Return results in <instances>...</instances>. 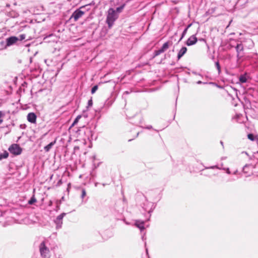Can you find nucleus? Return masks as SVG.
Listing matches in <instances>:
<instances>
[{"label":"nucleus","mask_w":258,"mask_h":258,"mask_svg":"<svg viewBox=\"0 0 258 258\" xmlns=\"http://www.w3.org/2000/svg\"><path fill=\"white\" fill-rule=\"evenodd\" d=\"M151 128H152V126H151V125L148 126L147 127V128H148V129H150Z\"/></svg>","instance_id":"obj_28"},{"label":"nucleus","mask_w":258,"mask_h":258,"mask_svg":"<svg viewBox=\"0 0 258 258\" xmlns=\"http://www.w3.org/2000/svg\"><path fill=\"white\" fill-rule=\"evenodd\" d=\"M85 7V6H82V7H81L80 8V9L83 8H84Z\"/></svg>","instance_id":"obj_31"},{"label":"nucleus","mask_w":258,"mask_h":258,"mask_svg":"<svg viewBox=\"0 0 258 258\" xmlns=\"http://www.w3.org/2000/svg\"><path fill=\"white\" fill-rule=\"evenodd\" d=\"M8 150L11 154L14 155H19L22 151V148L16 144H12L9 147Z\"/></svg>","instance_id":"obj_3"},{"label":"nucleus","mask_w":258,"mask_h":258,"mask_svg":"<svg viewBox=\"0 0 258 258\" xmlns=\"http://www.w3.org/2000/svg\"><path fill=\"white\" fill-rule=\"evenodd\" d=\"M118 16L114 10L112 8H110L108 11V14L107 16L106 22L108 25L109 28H111L114 22L117 19Z\"/></svg>","instance_id":"obj_1"},{"label":"nucleus","mask_w":258,"mask_h":258,"mask_svg":"<svg viewBox=\"0 0 258 258\" xmlns=\"http://www.w3.org/2000/svg\"><path fill=\"white\" fill-rule=\"evenodd\" d=\"M187 48L186 47H182L178 51L177 54V59L179 60L186 52Z\"/></svg>","instance_id":"obj_8"},{"label":"nucleus","mask_w":258,"mask_h":258,"mask_svg":"<svg viewBox=\"0 0 258 258\" xmlns=\"http://www.w3.org/2000/svg\"><path fill=\"white\" fill-rule=\"evenodd\" d=\"M190 25H191V24L188 25V26L184 30V31H183L182 33L181 37H180V38L179 39V41L181 40L182 39V38L184 37V36L185 35V34L187 32V29L190 26Z\"/></svg>","instance_id":"obj_16"},{"label":"nucleus","mask_w":258,"mask_h":258,"mask_svg":"<svg viewBox=\"0 0 258 258\" xmlns=\"http://www.w3.org/2000/svg\"><path fill=\"white\" fill-rule=\"evenodd\" d=\"M86 195V190L84 189H83L82 190V195L81 197L82 198H84Z\"/></svg>","instance_id":"obj_24"},{"label":"nucleus","mask_w":258,"mask_h":258,"mask_svg":"<svg viewBox=\"0 0 258 258\" xmlns=\"http://www.w3.org/2000/svg\"><path fill=\"white\" fill-rule=\"evenodd\" d=\"M200 41H204V42H206V40L204 38H201V39H199Z\"/></svg>","instance_id":"obj_27"},{"label":"nucleus","mask_w":258,"mask_h":258,"mask_svg":"<svg viewBox=\"0 0 258 258\" xmlns=\"http://www.w3.org/2000/svg\"><path fill=\"white\" fill-rule=\"evenodd\" d=\"M19 39L16 36H12L6 39L7 46H10L16 43Z\"/></svg>","instance_id":"obj_5"},{"label":"nucleus","mask_w":258,"mask_h":258,"mask_svg":"<svg viewBox=\"0 0 258 258\" xmlns=\"http://www.w3.org/2000/svg\"><path fill=\"white\" fill-rule=\"evenodd\" d=\"M9 156V153L7 151H4L3 152L0 153V160L6 159Z\"/></svg>","instance_id":"obj_10"},{"label":"nucleus","mask_w":258,"mask_h":258,"mask_svg":"<svg viewBox=\"0 0 258 258\" xmlns=\"http://www.w3.org/2000/svg\"><path fill=\"white\" fill-rule=\"evenodd\" d=\"M37 201L34 195H33L31 199L28 201V204L29 205H33L35 203H36Z\"/></svg>","instance_id":"obj_15"},{"label":"nucleus","mask_w":258,"mask_h":258,"mask_svg":"<svg viewBox=\"0 0 258 258\" xmlns=\"http://www.w3.org/2000/svg\"><path fill=\"white\" fill-rule=\"evenodd\" d=\"M124 7H125V4H123L121 6L117 8L116 10L115 11V12H117L118 13L121 12L123 10V9H124Z\"/></svg>","instance_id":"obj_17"},{"label":"nucleus","mask_w":258,"mask_h":258,"mask_svg":"<svg viewBox=\"0 0 258 258\" xmlns=\"http://www.w3.org/2000/svg\"><path fill=\"white\" fill-rule=\"evenodd\" d=\"M220 143H221V144L222 146L223 145V142L221 141V142H220Z\"/></svg>","instance_id":"obj_30"},{"label":"nucleus","mask_w":258,"mask_h":258,"mask_svg":"<svg viewBox=\"0 0 258 258\" xmlns=\"http://www.w3.org/2000/svg\"><path fill=\"white\" fill-rule=\"evenodd\" d=\"M28 120L31 123H35L36 119V115L34 113H29L27 115Z\"/></svg>","instance_id":"obj_7"},{"label":"nucleus","mask_w":258,"mask_h":258,"mask_svg":"<svg viewBox=\"0 0 258 258\" xmlns=\"http://www.w3.org/2000/svg\"><path fill=\"white\" fill-rule=\"evenodd\" d=\"M243 49V47L242 44H238L236 47V51L238 53V54H239V52L242 51Z\"/></svg>","instance_id":"obj_14"},{"label":"nucleus","mask_w":258,"mask_h":258,"mask_svg":"<svg viewBox=\"0 0 258 258\" xmlns=\"http://www.w3.org/2000/svg\"><path fill=\"white\" fill-rule=\"evenodd\" d=\"M92 100H90L88 101V105L89 106H92Z\"/></svg>","instance_id":"obj_26"},{"label":"nucleus","mask_w":258,"mask_h":258,"mask_svg":"<svg viewBox=\"0 0 258 258\" xmlns=\"http://www.w3.org/2000/svg\"><path fill=\"white\" fill-rule=\"evenodd\" d=\"M20 37H21V40H23L25 38V35L22 34V35H20Z\"/></svg>","instance_id":"obj_25"},{"label":"nucleus","mask_w":258,"mask_h":258,"mask_svg":"<svg viewBox=\"0 0 258 258\" xmlns=\"http://www.w3.org/2000/svg\"><path fill=\"white\" fill-rule=\"evenodd\" d=\"M84 14V12L80 9H77L72 14V18H74L75 21H77Z\"/></svg>","instance_id":"obj_4"},{"label":"nucleus","mask_w":258,"mask_h":258,"mask_svg":"<svg viewBox=\"0 0 258 258\" xmlns=\"http://www.w3.org/2000/svg\"><path fill=\"white\" fill-rule=\"evenodd\" d=\"M170 44H171V43H170ZM169 45H170L169 42H165V43H164L163 44V46H162V47L161 48L164 51H165V50H166L169 48Z\"/></svg>","instance_id":"obj_12"},{"label":"nucleus","mask_w":258,"mask_h":258,"mask_svg":"<svg viewBox=\"0 0 258 258\" xmlns=\"http://www.w3.org/2000/svg\"><path fill=\"white\" fill-rule=\"evenodd\" d=\"M198 83H199V84L201 83V81H199V82H198Z\"/></svg>","instance_id":"obj_32"},{"label":"nucleus","mask_w":258,"mask_h":258,"mask_svg":"<svg viewBox=\"0 0 258 258\" xmlns=\"http://www.w3.org/2000/svg\"><path fill=\"white\" fill-rule=\"evenodd\" d=\"M215 65H216V68L218 70V74H220V73L221 72V70H220V66L219 64V63L217 61L216 62Z\"/></svg>","instance_id":"obj_20"},{"label":"nucleus","mask_w":258,"mask_h":258,"mask_svg":"<svg viewBox=\"0 0 258 258\" xmlns=\"http://www.w3.org/2000/svg\"><path fill=\"white\" fill-rule=\"evenodd\" d=\"M98 89V86L97 85L94 86L91 90V93L92 94H94L96 90Z\"/></svg>","instance_id":"obj_21"},{"label":"nucleus","mask_w":258,"mask_h":258,"mask_svg":"<svg viewBox=\"0 0 258 258\" xmlns=\"http://www.w3.org/2000/svg\"><path fill=\"white\" fill-rule=\"evenodd\" d=\"M239 80L242 83H246L247 81L246 76L245 75L240 76L239 77Z\"/></svg>","instance_id":"obj_13"},{"label":"nucleus","mask_w":258,"mask_h":258,"mask_svg":"<svg viewBox=\"0 0 258 258\" xmlns=\"http://www.w3.org/2000/svg\"><path fill=\"white\" fill-rule=\"evenodd\" d=\"M81 117L82 116L81 115H78L77 116V117L76 118V119H75V120L74 121V122L72 124V126H74L76 124H77L78 123V122L79 121V119L81 118Z\"/></svg>","instance_id":"obj_18"},{"label":"nucleus","mask_w":258,"mask_h":258,"mask_svg":"<svg viewBox=\"0 0 258 258\" xmlns=\"http://www.w3.org/2000/svg\"><path fill=\"white\" fill-rule=\"evenodd\" d=\"M247 137L248 139L250 140L251 141H253L254 140V136L252 134H248Z\"/></svg>","instance_id":"obj_23"},{"label":"nucleus","mask_w":258,"mask_h":258,"mask_svg":"<svg viewBox=\"0 0 258 258\" xmlns=\"http://www.w3.org/2000/svg\"><path fill=\"white\" fill-rule=\"evenodd\" d=\"M197 38L195 35L191 36L186 41V44L187 46H191L195 44L197 42Z\"/></svg>","instance_id":"obj_6"},{"label":"nucleus","mask_w":258,"mask_h":258,"mask_svg":"<svg viewBox=\"0 0 258 258\" xmlns=\"http://www.w3.org/2000/svg\"><path fill=\"white\" fill-rule=\"evenodd\" d=\"M65 215L66 214L63 213L57 216L55 220V222L57 225L62 224V220Z\"/></svg>","instance_id":"obj_9"},{"label":"nucleus","mask_w":258,"mask_h":258,"mask_svg":"<svg viewBox=\"0 0 258 258\" xmlns=\"http://www.w3.org/2000/svg\"><path fill=\"white\" fill-rule=\"evenodd\" d=\"M164 52V51L161 48H160V49L155 51L154 56H157Z\"/></svg>","instance_id":"obj_19"},{"label":"nucleus","mask_w":258,"mask_h":258,"mask_svg":"<svg viewBox=\"0 0 258 258\" xmlns=\"http://www.w3.org/2000/svg\"><path fill=\"white\" fill-rule=\"evenodd\" d=\"M5 113L0 111V124H1L3 121V119L2 118V116H4Z\"/></svg>","instance_id":"obj_22"},{"label":"nucleus","mask_w":258,"mask_h":258,"mask_svg":"<svg viewBox=\"0 0 258 258\" xmlns=\"http://www.w3.org/2000/svg\"><path fill=\"white\" fill-rule=\"evenodd\" d=\"M55 142H51L48 145L44 147V150L45 151L48 152L50 150V149L52 148V146L54 144Z\"/></svg>","instance_id":"obj_11"},{"label":"nucleus","mask_w":258,"mask_h":258,"mask_svg":"<svg viewBox=\"0 0 258 258\" xmlns=\"http://www.w3.org/2000/svg\"><path fill=\"white\" fill-rule=\"evenodd\" d=\"M139 227L140 229H142V228H144V226H143V225H142V226H139Z\"/></svg>","instance_id":"obj_29"},{"label":"nucleus","mask_w":258,"mask_h":258,"mask_svg":"<svg viewBox=\"0 0 258 258\" xmlns=\"http://www.w3.org/2000/svg\"><path fill=\"white\" fill-rule=\"evenodd\" d=\"M39 250L41 255L43 258H49V250L48 248L46 246L45 242L43 241L39 245Z\"/></svg>","instance_id":"obj_2"}]
</instances>
